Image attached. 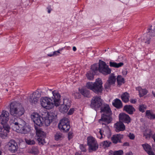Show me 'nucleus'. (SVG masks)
<instances>
[{
    "instance_id": "nucleus-36",
    "label": "nucleus",
    "mask_w": 155,
    "mask_h": 155,
    "mask_svg": "<svg viewBox=\"0 0 155 155\" xmlns=\"http://www.w3.org/2000/svg\"><path fill=\"white\" fill-rule=\"evenodd\" d=\"M147 108V106L145 104H140L139 105L138 107L139 110L140 111L143 113Z\"/></svg>"
},
{
    "instance_id": "nucleus-22",
    "label": "nucleus",
    "mask_w": 155,
    "mask_h": 155,
    "mask_svg": "<svg viewBox=\"0 0 155 155\" xmlns=\"http://www.w3.org/2000/svg\"><path fill=\"white\" fill-rule=\"evenodd\" d=\"M57 115L54 112H43V117H45L48 116V118H50L51 120L52 121L54 119H55L57 117Z\"/></svg>"
},
{
    "instance_id": "nucleus-52",
    "label": "nucleus",
    "mask_w": 155,
    "mask_h": 155,
    "mask_svg": "<svg viewBox=\"0 0 155 155\" xmlns=\"http://www.w3.org/2000/svg\"><path fill=\"white\" fill-rule=\"evenodd\" d=\"M47 9H48V13H50L51 12V6H49L48 8H47Z\"/></svg>"
},
{
    "instance_id": "nucleus-14",
    "label": "nucleus",
    "mask_w": 155,
    "mask_h": 155,
    "mask_svg": "<svg viewBox=\"0 0 155 155\" xmlns=\"http://www.w3.org/2000/svg\"><path fill=\"white\" fill-rule=\"evenodd\" d=\"M7 146L8 150L12 153H15L18 149L17 143L13 139H11L8 143Z\"/></svg>"
},
{
    "instance_id": "nucleus-33",
    "label": "nucleus",
    "mask_w": 155,
    "mask_h": 155,
    "mask_svg": "<svg viewBox=\"0 0 155 155\" xmlns=\"http://www.w3.org/2000/svg\"><path fill=\"white\" fill-rule=\"evenodd\" d=\"M117 80L118 85H119V86L125 82L124 78H122L121 76H118L117 78Z\"/></svg>"
},
{
    "instance_id": "nucleus-6",
    "label": "nucleus",
    "mask_w": 155,
    "mask_h": 155,
    "mask_svg": "<svg viewBox=\"0 0 155 155\" xmlns=\"http://www.w3.org/2000/svg\"><path fill=\"white\" fill-rule=\"evenodd\" d=\"M87 144L89 152L95 151L98 148V145L96 140L91 136L87 137Z\"/></svg>"
},
{
    "instance_id": "nucleus-19",
    "label": "nucleus",
    "mask_w": 155,
    "mask_h": 155,
    "mask_svg": "<svg viewBox=\"0 0 155 155\" xmlns=\"http://www.w3.org/2000/svg\"><path fill=\"white\" fill-rule=\"evenodd\" d=\"M115 130L117 132L123 131L125 129V127L124 124L120 121L116 123L114 125Z\"/></svg>"
},
{
    "instance_id": "nucleus-5",
    "label": "nucleus",
    "mask_w": 155,
    "mask_h": 155,
    "mask_svg": "<svg viewBox=\"0 0 155 155\" xmlns=\"http://www.w3.org/2000/svg\"><path fill=\"white\" fill-rule=\"evenodd\" d=\"M103 83L100 78L96 79L94 82H88L86 84V87L97 94L101 93L103 91Z\"/></svg>"
},
{
    "instance_id": "nucleus-40",
    "label": "nucleus",
    "mask_w": 155,
    "mask_h": 155,
    "mask_svg": "<svg viewBox=\"0 0 155 155\" xmlns=\"http://www.w3.org/2000/svg\"><path fill=\"white\" fill-rule=\"evenodd\" d=\"M63 104L67 106L68 107H70L71 101L68 99H65L64 100Z\"/></svg>"
},
{
    "instance_id": "nucleus-23",
    "label": "nucleus",
    "mask_w": 155,
    "mask_h": 155,
    "mask_svg": "<svg viewBox=\"0 0 155 155\" xmlns=\"http://www.w3.org/2000/svg\"><path fill=\"white\" fill-rule=\"evenodd\" d=\"M46 136V134L39 129V144H41L43 145L45 143V138Z\"/></svg>"
},
{
    "instance_id": "nucleus-62",
    "label": "nucleus",
    "mask_w": 155,
    "mask_h": 155,
    "mask_svg": "<svg viewBox=\"0 0 155 155\" xmlns=\"http://www.w3.org/2000/svg\"><path fill=\"white\" fill-rule=\"evenodd\" d=\"M6 90L7 91H8V89H6Z\"/></svg>"
},
{
    "instance_id": "nucleus-20",
    "label": "nucleus",
    "mask_w": 155,
    "mask_h": 155,
    "mask_svg": "<svg viewBox=\"0 0 155 155\" xmlns=\"http://www.w3.org/2000/svg\"><path fill=\"white\" fill-rule=\"evenodd\" d=\"M123 137V135L119 134L113 135L111 140L113 143L116 144L118 142H121V140Z\"/></svg>"
},
{
    "instance_id": "nucleus-26",
    "label": "nucleus",
    "mask_w": 155,
    "mask_h": 155,
    "mask_svg": "<svg viewBox=\"0 0 155 155\" xmlns=\"http://www.w3.org/2000/svg\"><path fill=\"white\" fill-rule=\"evenodd\" d=\"M136 89L139 91L140 97L143 96L147 93V91L146 89H143L140 87H136Z\"/></svg>"
},
{
    "instance_id": "nucleus-1",
    "label": "nucleus",
    "mask_w": 155,
    "mask_h": 155,
    "mask_svg": "<svg viewBox=\"0 0 155 155\" xmlns=\"http://www.w3.org/2000/svg\"><path fill=\"white\" fill-rule=\"evenodd\" d=\"M52 93L53 97H42L40 100L41 106L48 110L52 109L54 106L58 107L60 104L61 96L60 94L55 91H52Z\"/></svg>"
},
{
    "instance_id": "nucleus-48",
    "label": "nucleus",
    "mask_w": 155,
    "mask_h": 155,
    "mask_svg": "<svg viewBox=\"0 0 155 155\" xmlns=\"http://www.w3.org/2000/svg\"><path fill=\"white\" fill-rule=\"evenodd\" d=\"M72 132H70L68 134V138L69 140L71 139L72 137Z\"/></svg>"
},
{
    "instance_id": "nucleus-39",
    "label": "nucleus",
    "mask_w": 155,
    "mask_h": 155,
    "mask_svg": "<svg viewBox=\"0 0 155 155\" xmlns=\"http://www.w3.org/2000/svg\"><path fill=\"white\" fill-rule=\"evenodd\" d=\"M25 142L28 145H32L35 143V141L34 140L25 138Z\"/></svg>"
},
{
    "instance_id": "nucleus-51",
    "label": "nucleus",
    "mask_w": 155,
    "mask_h": 155,
    "mask_svg": "<svg viewBox=\"0 0 155 155\" xmlns=\"http://www.w3.org/2000/svg\"><path fill=\"white\" fill-rule=\"evenodd\" d=\"M81 149L83 151L85 152L86 151V149L83 146H82L81 147Z\"/></svg>"
},
{
    "instance_id": "nucleus-21",
    "label": "nucleus",
    "mask_w": 155,
    "mask_h": 155,
    "mask_svg": "<svg viewBox=\"0 0 155 155\" xmlns=\"http://www.w3.org/2000/svg\"><path fill=\"white\" fill-rule=\"evenodd\" d=\"M123 110L130 114H132L135 111V109L133 106L130 105H125L124 107Z\"/></svg>"
},
{
    "instance_id": "nucleus-43",
    "label": "nucleus",
    "mask_w": 155,
    "mask_h": 155,
    "mask_svg": "<svg viewBox=\"0 0 155 155\" xmlns=\"http://www.w3.org/2000/svg\"><path fill=\"white\" fill-rule=\"evenodd\" d=\"M103 134L101 130L100 129L99 132L97 134V137L100 139H101L103 137Z\"/></svg>"
},
{
    "instance_id": "nucleus-9",
    "label": "nucleus",
    "mask_w": 155,
    "mask_h": 155,
    "mask_svg": "<svg viewBox=\"0 0 155 155\" xmlns=\"http://www.w3.org/2000/svg\"><path fill=\"white\" fill-rule=\"evenodd\" d=\"M98 70L100 72L105 75L111 73V69L109 68L106 63L103 61H100L99 62Z\"/></svg>"
},
{
    "instance_id": "nucleus-10",
    "label": "nucleus",
    "mask_w": 155,
    "mask_h": 155,
    "mask_svg": "<svg viewBox=\"0 0 155 155\" xmlns=\"http://www.w3.org/2000/svg\"><path fill=\"white\" fill-rule=\"evenodd\" d=\"M102 104V100L100 97L96 96L92 99L90 105L91 107L97 110L101 107Z\"/></svg>"
},
{
    "instance_id": "nucleus-28",
    "label": "nucleus",
    "mask_w": 155,
    "mask_h": 155,
    "mask_svg": "<svg viewBox=\"0 0 155 155\" xmlns=\"http://www.w3.org/2000/svg\"><path fill=\"white\" fill-rule=\"evenodd\" d=\"M80 93L84 96L87 97L90 94L89 91L86 88L79 89Z\"/></svg>"
},
{
    "instance_id": "nucleus-58",
    "label": "nucleus",
    "mask_w": 155,
    "mask_h": 155,
    "mask_svg": "<svg viewBox=\"0 0 155 155\" xmlns=\"http://www.w3.org/2000/svg\"><path fill=\"white\" fill-rule=\"evenodd\" d=\"M63 49V48H61V49H60L58 50L59 51V52H60V51H62Z\"/></svg>"
},
{
    "instance_id": "nucleus-38",
    "label": "nucleus",
    "mask_w": 155,
    "mask_h": 155,
    "mask_svg": "<svg viewBox=\"0 0 155 155\" xmlns=\"http://www.w3.org/2000/svg\"><path fill=\"white\" fill-rule=\"evenodd\" d=\"M95 74L94 73L91 71H90L88 72L86 76L87 78L89 80H92L94 78V75Z\"/></svg>"
},
{
    "instance_id": "nucleus-12",
    "label": "nucleus",
    "mask_w": 155,
    "mask_h": 155,
    "mask_svg": "<svg viewBox=\"0 0 155 155\" xmlns=\"http://www.w3.org/2000/svg\"><path fill=\"white\" fill-rule=\"evenodd\" d=\"M116 81V77L114 74H110L106 82L104 85L105 89L108 91L111 85L114 84Z\"/></svg>"
},
{
    "instance_id": "nucleus-50",
    "label": "nucleus",
    "mask_w": 155,
    "mask_h": 155,
    "mask_svg": "<svg viewBox=\"0 0 155 155\" xmlns=\"http://www.w3.org/2000/svg\"><path fill=\"white\" fill-rule=\"evenodd\" d=\"M114 151L110 150L108 153L109 155H114Z\"/></svg>"
},
{
    "instance_id": "nucleus-15",
    "label": "nucleus",
    "mask_w": 155,
    "mask_h": 155,
    "mask_svg": "<svg viewBox=\"0 0 155 155\" xmlns=\"http://www.w3.org/2000/svg\"><path fill=\"white\" fill-rule=\"evenodd\" d=\"M43 112L41 115H39V127L43 126L45 124V126H49L51 123L52 122L50 118H48V116L45 117H43Z\"/></svg>"
},
{
    "instance_id": "nucleus-8",
    "label": "nucleus",
    "mask_w": 155,
    "mask_h": 155,
    "mask_svg": "<svg viewBox=\"0 0 155 155\" xmlns=\"http://www.w3.org/2000/svg\"><path fill=\"white\" fill-rule=\"evenodd\" d=\"M31 117L34 124V127L36 130V134L37 137V140L39 141V114L37 112L33 113L31 115Z\"/></svg>"
},
{
    "instance_id": "nucleus-41",
    "label": "nucleus",
    "mask_w": 155,
    "mask_h": 155,
    "mask_svg": "<svg viewBox=\"0 0 155 155\" xmlns=\"http://www.w3.org/2000/svg\"><path fill=\"white\" fill-rule=\"evenodd\" d=\"M61 53L60 52H59L58 50L57 51H54L53 53L52 54H48V56L50 57H51L53 56H57L59 55V54H60Z\"/></svg>"
},
{
    "instance_id": "nucleus-60",
    "label": "nucleus",
    "mask_w": 155,
    "mask_h": 155,
    "mask_svg": "<svg viewBox=\"0 0 155 155\" xmlns=\"http://www.w3.org/2000/svg\"><path fill=\"white\" fill-rule=\"evenodd\" d=\"M153 95L155 97V94H153Z\"/></svg>"
},
{
    "instance_id": "nucleus-55",
    "label": "nucleus",
    "mask_w": 155,
    "mask_h": 155,
    "mask_svg": "<svg viewBox=\"0 0 155 155\" xmlns=\"http://www.w3.org/2000/svg\"><path fill=\"white\" fill-rule=\"evenodd\" d=\"M73 50L74 51H75L76 50V48L74 46L73 47Z\"/></svg>"
},
{
    "instance_id": "nucleus-31",
    "label": "nucleus",
    "mask_w": 155,
    "mask_h": 155,
    "mask_svg": "<svg viewBox=\"0 0 155 155\" xmlns=\"http://www.w3.org/2000/svg\"><path fill=\"white\" fill-rule=\"evenodd\" d=\"M64 138V135L60 132H57L54 135V138L56 140H61Z\"/></svg>"
},
{
    "instance_id": "nucleus-24",
    "label": "nucleus",
    "mask_w": 155,
    "mask_h": 155,
    "mask_svg": "<svg viewBox=\"0 0 155 155\" xmlns=\"http://www.w3.org/2000/svg\"><path fill=\"white\" fill-rule=\"evenodd\" d=\"M146 116L148 119L152 120L155 119V114L151 110H147L146 112Z\"/></svg>"
},
{
    "instance_id": "nucleus-47",
    "label": "nucleus",
    "mask_w": 155,
    "mask_h": 155,
    "mask_svg": "<svg viewBox=\"0 0 155 155\" xmlns=\"http://www.w3.org/2000/svg\"><path fill=\"white\" fill-rule=\"evenodd\" d=\"M74 111V109L73 108L71 109L68 112V115H71L73 113Z\"/></svg>"
},
{
    "instance_id": "nucleus-16",
    "label": "nucleus",
    "mask_w": 155,
    "mask_h": 155,
    "mask_svg": "<svg viewBox=\"0 0 155 155\" xmlns=\"http://www.w3.org/2000/svg\"><path fill=\"white\" fill-rule=\"evenodd\" d=\"M29 101L32 105L37 104L39 101V91H36L30 96Z\"/></svg>"
},
{
    "instance_id": "nucleus-63",
    "label": "nucleus",
    "mask_w": 155,
    "mask_h": 155,
    "mask_svg": "<svg viewBox=\"0 0 155 155\" xmlns=\"http://www.w3.org/2000/svg\"><path fill=\"white\" fill-rule=\"evenodd\" d=\"M42 93V91H41V93Z\"/></svg>"
},
{
    "instance_id": "nucleus-35",
    "label": "nucleus",
    "mask_w": 155,
    "mask_h": 155,
    "mask_svg": "<svg viewBox=\"0 0 155 155\" xmlns=\"http://www.w3.org/2000/svg\"><path fill=\"white\" fill-rule=\"evenodd\" d=\"M98 70L97 64H94L91 66V71L95 74Z\"/></svg>"
},
{
    "instance_id": "nucleus-37",
    "label": "nucleus",
    "mask_w": 155,
    "mask_h": 155,
    "mask_svg": "<svg viewBox=\"0 0 155 155\" xmlns=\"http://www.w3.org/2000/svg\"><path fill=\"white\" fill-rule=\"evenodd\" d=\"M142 146L143 147V149L147 152L152 149L151 147L148 144L145 143L143 144Z\"/></svg>"
},
{
    "instance_id": "nucleus-30",
    "label": "nucleus",
    "mask_w": 155,
    "mask_h": 155,
    "mask_svg": "<svg viewBox=\"0 0 155 155\" xmlns=\"http://www.w3.org/2000/svg\"><path fill=\"white\" fill-rule=\"evenodd\" d=\"M59 108L60 111L61 113H64L67 112L69 107H68L67 106L63 104H61Z\"/></svg>"
},
{
    "instance_id": "nucleus-54",
    "label": "nucleus",
    "mask_w": 155,
    "mask_h": 155,
    "mask_svg": "<svg viewBox=\"0 0 155 155\" xmlns=\"http://www.w3.org/2000/svg\"><path fill=\"white\" fill-rule=\"evenodd\" d=\"M126 155H132L133 153L131 152H129L126 153Z\"/></svg>"
},
{
    "instance_id": "nucleus-29",
    "label": "nucleus",
    "mask_w": 155,
    "mask_h": 155,
    "mask_svg": "<svg viewBox=\"0 0 155 155\" xmlns=\"http://www.w3.org/2000/svg\"><path fill=\"white\" fill-rule=\"evenodd\" d=\"M121 99L124 102H127L129 101V94L127 92L123 93L121 96Z\"/></svg>"
},
{
    "instance_id": "nucleus-7",
    "label": "nucleus",
    "mask_w": 155,
    "mask_h": 155,
    "mask_svg": "<svg viewBox=\"0 0 155 155\" xmlns=\"http://www.w3.org/2000/svg\"><path fill=\"white\" fill-rule=\"evenodd\" d=\"M58 127L60 129L64 131L67 132L68 131L70 127L68 118L64 117L61 119L58 124Z\"/></svg>"
},
{
    "instance_id": "nucleus-59",
    "label": "nucleus",
    "mask_w": 155,
    "mask_h": 155,
    "mask_svg": "<svg viewBox=\"0 0 155 155\" xmlns=\"http://www.w3.org/2000/svg\"><path fill=\"white\" fill-rule=\"evenodd\" d=\"M1 143H2V141H1L0 140V146H1Z\"/></svg>"
},
{
    "instance_id": "nucleus-25",
    "label": "nucleus",
    "mask_w": 155,
    "mask_h": 155,
    "mask_svg": "<svg viewBox=\"0 0 155 155\" xmlns=\"http://www.w3.org/2000/svg\"><path fill=\"white\" fill-rule=\"evenodd\" d=\"M113 105L116 107L119 108L122 107V104L121 101L118 99H116L112 103Z\"/></svg>"
},
{
    "instance_id": "nucleus-53",
    "label": "nucleus",
    "mask_w": 155,
    "mask_h": 155,
    "mask_svg": "<svg viewBox=\"0 0 155 155\" xmlns=\"http://www.w3.org/2000/svg\"><path fill=\"white\" fill-rule=\"evenodd\" d=\"M129 145V143L127 142H126L124 143L123 144V146H128Z\"/></svg>"
},
{
    "instance_id": "nucleus-27",
    "label": "nucleus",
    "mask_w": 155,
    "mask_h": 155,
    "mask_svg": "<svg viewBox=\"0 0 155 155\" xmlns=\"http://www.w3.org/2000/svg\"><path fill=\"white\" fill-rule=\"evenodd\" d=\"M110 66L111 67H114L115 68H119L124 65V63L123 62H120L117 63L116 62L110 61L109 62Z\"/></svg>"
},
{
    "instance_id": "nucleus-45",
    "label": "nucleus",
    "mask_w": 155,
    "mask_h": 155,
    "mask_svg": "<svg viewBox=\"0 0 155 155\" xmlns=\"http://www.w3.org/2000/svg\"><path fill=\"white\" fill-rule=\"evenodd\" d=\"M128 136L129 137L130 139L131 140H133L135 138V136L133 134L130 133Z\"/></svg>"
},
{
    "instance_id": "nucleus-56",
    "label": "nucleus",
    "mask_w": 155,
    "mask_h": 155,
    "mask_svg": "<svg viewBox=\"0 0 155 155\" xmlns=\"http://www.w3.org/2000/svg\"><path fill=\"white\" fill-rule=\"evenodd\" d=\"M33 153L35 154H38V152H36L35 151H33Z\"/></svg>"
},
{
    "instance_id": "nucleus-17",
    "label": "nucleus",
    "mask_w": 155,
    "mask_h": 155,
    "mask_svg": "<svg viewBox=\"0 0 155 155\" xmlns=\"http://www.w3.org/2000/svg\"><path fill=\"white\" fill-rule=\"evenodd\" d=\"M10 128L8 126H3L0 127V137L5 139L8 136V133L9 132Z\"/></svg>"
},
{
    "instance_id": "nucleus-57",
    "label": "nucleus",
    "mask_w": 155,
    "mask_h": 155,
    "mask_svg": "<svg viewBox=\"0 0 155 155\" xmlns=\"http://www.w3.org/2000/svg\"><path fill=\"white\" fill-rule=\"evenodd\" d=\"M153 138L154 140V141L155 142V134L153 135Z\"/></svg>"
},
{
    "instance_id": "nucleus-61",
    "label": "nucleus",
    "mask_w": 155,
    "mask_h": 155,
    "mask_svg": "<svg viewBox=\"0 0 155 155\" xmlns=\"http://www.w3.org/2000/svg\"><path fill=\"white\" fill-rule=\"evenodd\" d=\"M1 151H0V155H1Z\"/></svg>"
},
{
    "instance_id": "nucleus-13",
    "label": "nucleus",
    "mask_w": 155,
    "mask_h": 155,
    "mask_svg": "<svg viewBox=\"0 0 155 155\" xmlns=\"http://www.w3.org/2000/svg\"><path fill=\"white\" fill-rule=\"evenodd\" d=\"M9 113L8 111L4 110L2 111V114L0 115V123L3 126H8L7 124V123L9 119Z\"/></svg>"
},
{
    "instance_id": "nucleus-3",
    "label": "nucleus",
    "mask_w": 155,
    "mask_h": 155,
    "mask_svg": "<svg viewBox=\"0 0 155 155\" xmlns=\"http://www.w3.org/2000/svg\"><path fill=\"white\" fill-rule=\"evenodd\" d=\"M100 108H101L100 112L103 113L102 114L101 118L99 120V122L103 126H106L112 120L111 117V111L109 105L103 103Z\"/></svg>"
},
{
    "instance_id": "nucleus-42",
    "label": "nucleus",
    "mask_w": 155,
    "mask_h": 155,
    "mask_svg": "<svg viewBox=\"0 0 155 155\" xmlns=\"http://www.w3.org/2000/svg\"><path fill=\"white\" fill-rule=\"evenodd\" d=\"M123 153V151L122 150H120L117 151H114V155H122Z\"/></svg>"
},
{
    "instance_id": "nucleus-11",
    "label": "nucleus",
    "mask_w": 155,
    "mask_h": 155,
    "mask_svg": "<svg viewBox=\"0 0 155 155\" xmlns=\"http://www.w3.org/2000/svg\"><path fill=\"white\" fill-rule=\"evenodd\" d=\"M155 35V31L154 30H151V28H150L148 29V32L147 34L143 35V36L141 37V39L142 41L149 44L151 36H154Z\"/></svg>"
},
{
    "instance_id": "nucleus-44",
    "label": "nucleus",
    "mask_w": 155,
    "mask_h": 155,
    "mask_svg": "<svg viewBox=\"0 0 155 155\" xmlns=\"http://www.w3.org/2000/svg\"><path fill=\"white\" fill-rule=\"evenodd\" d=\"M75 98H79L81 97V95L78 92H76L74 94Z\"/></svg>"
},
{
    "instance_id": "nucleus-46",
    "label": "nucleus",
    "mask_w": 155,
    "mask_h": 155,
    "mask_svg": "<svg viewBox=\"0 0 155 155\" xmlns=\"http://www.w3.org/2000/svg\"><path fill=\"white\" fill-rule=\"evenodd\" d=\"M149 155H155L154 153L152 151V149L147 152Z\"/></svg>"
},
{
    "instance_id": "nucleus-18",
    "label": "nucleus",
    "mask_w": 155,
    "mask_h": 155,
    "mask_svg": "<svg viewBox=\"0 0 155 155\" xmlns=\"http://www.w3.org/2000/svg\"><path fill=\"white\" fill-rule=\"evenodd\" d=\"M119 119L120 121L124 122L126 123L129 124L130 122L131 119L129 116L124 113H121L119 115Z\"/></svg>"
},
{
    "instance_id": "nucleus-4",
    "label": "nucleus",
    "mask_w": 155,
    "mask_h": 155,
    "mask_svg": "<svg viewBox=\"0 0 155 155\" xmlns=\"http://www.w3.org/2000/svg\"><path fill=\"white\" fill-rule=\"evenodd\" d=\"M24 112V108L20 104L16 102H13L10 104V113L11 115L14 117H20Z\"/></svg>"
},
{
    "instance_id": "nucleus-32",
    "label": "nucleus",
    "mask_w": 155,
    "mask_h": 155,
    "mask_svg": "<svg viewBox=\"0 0 155 155\" xmlns=\"http://www.w3.org/2000/svg\"><path fill=\"white\" fill-rule=\"evenodd\" d=\"M152 134V132L150 129H147L143 133V136H145L146 139L149 138Z\"/></svg>"
},
{
    "instance_id": "nucleus-2",
    "label": "nucleus",
    "mask_w": 155,
    "mask_h": 155,
    "mask_svg": "<svg viewBox=\"0 0 155 155\" xmlns=\"http://www.w3.org/2000/svg\"><path fill=\"white\" fill-rule=\"evenodd\" d=\"M9 122L13 130L18 132L26 134L31 130L30 127L26 125L25 122L20 118L13 117Z\"/></svg>"
},
{
    "instance_id": "nucleus-49",
    "label": "nucleus",
    "mask_w": 155,
    "mask_h": 155,
    "mask_svg": "<svg viewBox=\"0 0 155 155\" xmlns=\"http://www.w3.org/2000/svg\"><path fill=\"white\" fill-rule=\"evenodd\" d=\"M130 101L131 103L135 104L137 100L136 99H131Z\"/></svg>"
},
{
    "instance_id": "nucleus-34",
    "label": "nucleus",
    "mask_w": 155,
    "mask_h": 155,
    "mask_svg": "<svg viewBox=\"0 0 155 155\" xmlns=\"http://www.w3.org/2000/svg\"><path fill=\"white\" fill-rule=\"evenodd\" d=\"M110 144H111V142L109 141L106 140L101 143L100 146L104 148H105L109 147Z\"/></svg>"
}]
</instances>
